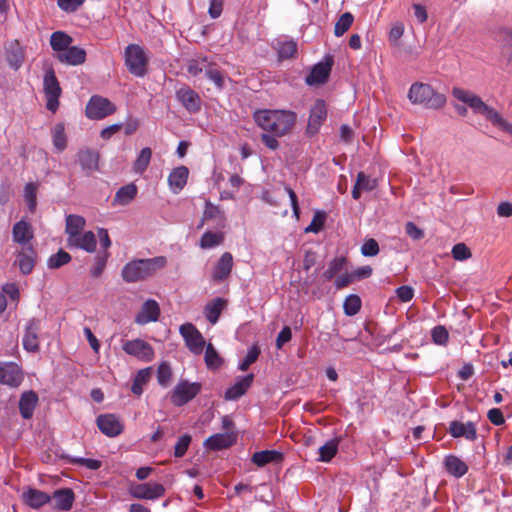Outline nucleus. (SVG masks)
Returning a JSON list of instances; mask_svg holds the SVG:
<instances>
[{
  "label": "nucleus",
  "instance_id": "1",
  "mask_svg": "<svg viewBox=\"0 0 512 512\" xmlns=\"http://www.w3.org/2000/svg\"><path fill=\"white\" fill-rule=\"evenodd\" d=\"M253 118L264 131L274 136H284L291 131L296 122V113L288 110H258Z\"/></svg>",
  "mask_w": 512,
  "mask_h": 512
},
{
  "label": "nucleus",
  "instance_id": "2",
  "mask_svg": "<svg viewBox=\"0 0 512 512\" xmlns=\"http://www.w3.org/2000/svg\"><path fill=\"white\" fill-rule=\"evenodd\" d=\"M452 94L457 100L467 104L475 113L483 115L494 126L512 135V123L505 120L494 108L485 104L478 95L462 88H454Z\"/></svg>",
  "mask_w": 512,
  "mask_h": 512
},
{
  "label": "nucleus",
  "instance_id": "3",
  "mask_svg": "<svg viewBox=\"0 0 512 512\" xmlns=\"http://www.w3.org/2000/svg\"><path fill=\"white\" fill-rule=\"evenodd\" d=\"M167 265L165 256L146 259H135L124 265L121 276L127 283L146 280Z\"/></svg>",
  "mask_w": 512,
  "mask_h": 512
},
{
  "label": "nucleus",
  "instance_id": "4",
  "mask_svg": "<svg viewBox=\"0 0 512 512\" xmlns=\"http://www.w3.org/2000/svg\"><path fill=\"white\" fill-rule=\"evenodd\" d=\"M408 99L412 104L421 105L427 109H440L446 104V96L437 92L431 85L416 82L410 86Z\"/></svg>",
  "mask_w": 512,
  "mask_h": 512
},
{
  "label": "nucleus",
  "instance_id": "5",
  "mask_svg": "<svg viewBox=\"0 0 512 512\" xmlns=\"http://www.w3.org/2000/svg\"><path fill=\"white\" fill-rule=\"evenodd\" d=\"M125 65L128 71L137 77L147 73L148 57L144 49L137 44H130L125 48Z\"/></svg>",
  "mask_w": 512,
  "mask_h": 512
},
{
  "label": "nucleus",
  "instance_id": "6",
  "mask_svg": "<svg viewBox=\"0 0 512 512\" xmlns=\"http://www.w3.org/2000/svg\"><path fill=\"white\" fill-rule=\"evenodd\" d=\"M202 390L199 382H189L180 380L170 395L171 403L176 407H181L193 400Z\"/></svg>",
  "mask_w": 512,
  "mask_h": 512
},
{
  "label": "nucleus",
  "instance_id": "7",
  "mask_svg": "<svg viewBox=\"0 0 512 512\" xmlns=\"http://www.w3.org/2000/svg\"><path fill=\"white\" fill-rule=\"evenodd\" d=\"M43 90L46 98V108L55 113L59 107V98L61 96L62 89L53 68H49L45 72Z\"/></svg>",
  "mask_w": 512,
  "mask_h": 512
},
{
  "label": "nucleus",
  "instance_id": "8",
  "mask_svg": "<svg viewBox=\"0 0 512 512\" xmlns=\"http://www.w3.org/2000/svg\"><path fill=\"white\" fill-rule=\"evenodd\" d=\"M115 110L116 107L110 100L94 95L86 105L85 114L89 119L100 120L113 114Z\"/></svg>",
  "mask_w": 512,
  "mask_h": 512
},
{
  "label": "nucleus",
  "instance_id": "9",
  "mask_svg": "<svg viewBox=\"0 0 512 512\" xmlns=\"http://www.w3.org/2000/svg\"><path fill=\"white\" fill-rule=\"evenodd\" d=\"M179 332L190 352L200 355L205 347V339L201 332L192 323L182 324Z\"/></svg>",
  "mask_w": 512,
  "mask_h": 512
},
{
  "label": "nucleus",
  "instance_id": "10",
  "mask_svg": "<svg viewBox=\"0 0 512 512\" xmlns=\"http://www.w3.org/2000/svg\"><path fill=\"white\" fill-rule=\"evenodd\" d=\"M122 349L128 355L143 362H150L155 356L153 347L148 342L139 338L125 341L122 344Z\"/></svg>",
  "mask_w": 512,
  "mask_h": 512
},
{
  "label": "nucleus",
  "instance_id": "11",
  "mask_svg": "<svg viewBox=\"0 0 512 512\" xmlns=\"http://www.w3.org/2000/svg\"><path fill=\"white\" fill-rule=\"evenodd\" d=\"M165 487L156 482H147L132 485L129 493L133 498L144 500H156L165 495Z\"/></svg>",
  "mask_w": 512,
  "mask_h": 512
},
{
  "label": "nucleus",
  "instance_id": "12",
  "mask_svg": "<svg viewBox=\"0 0 512 512\" xmlns=\"http://www.w3.org/2000/svg\"><path fill=\"white\" fill-rule=\"evenodd\" d=\"M327 118L326 103L322 99H317L310 109L306 131L309 135L318 133L320 127Z\"/></svg>",
  "mask_w": 512,
  "mask_h": 512
},
{
  "label": "nucleus",
  "instance_id": "13",
  "mask_svg": "<svg viewBox=\"0 0 512 512\" xmlns=\"http://www.w3.org/2000/svg\"><path fill=\"white\" fill-rule=\"evenodd\" d=\"M24 379L21 367L14 362L0 363V383L10 387H18Z\"/></svg>",
  "mask_w": 512,
  "mask_h": 512
},
{
  "label": "nucleus",
  "instance_id": "14",
  "mask_svg": "<svg viewBox=\"0 0 512 512\" xmlns=\"http://www.w3.org/2000/svg\"><path fill=\"white\" fill-rule=\"evenodd\" d=\"M333 62L331 56H326L324 61L314 65L310 74L305 79L306 83L311 86L326 83L331 73Z\"/></svg>",
  "mask_w": 512,
  "mask_h": 512
},
{
  "label": "nucleus",
  "instance_id": "15",
  "mask_svg": "<svg viewBox=\"0 0 512 512\" xmlns=\"http://www.w3.org/2000/svg\"><path fill=\"white\" fill-rule=\"evenodd\" d=\"M15 264L18 265L20 271L24 275H29L37 261V251L33 245L23 246L16 251Z\"/></svg>",
  "mask_w": 512,
  "mask_h": 512
},
{
  "label": "nucleus",
  "instance_id": "16",
  "mask_svg": "<svg viewBox=\"0 0 512 512\" xmlns=\"http://www.w3.org/2000/svg\"><path fill=\"white\" fill-rule=\"evenodd\" d=\"M99 430L108 437H116L123 431V424L114 414H102L97 417Z\"/></svg>",
  "mask_w": 512,
  "mask_h": 512
},
{
  "label": "nucleus",
  "instance_id": "17",
  "mask_svg": "<svg viewBox=\"0 0 512 512\" xmlns=\"http://www.w3.org/2000/svg\"><path fill=\"white\" fill-rule=\"evenodd\" d=\"M77 159L82 170L87 175H91L99 169L100 154L96 150L82 148L77 153Z\"/></svg>",
  "mask_w": 512,
  "mask_h": 512
},
{
  "label": "nucleus",
  "instance_id": "18",
  "mask_svg": "<svg viewBox=\"0 0 512 512\" xmlns=\"http://www.w3.org/2000/svg\"><path fill=\"white\" fill-rule=\"evenodd\" d=\"M34 238V231L32 225L22 219L16 222L12 228V239L15 243L23 246L32 245L30 242Z\"/></svg>",
  "mask_w": 512,
  "mask_h": 512
},
{
  "label": "nucleus",
  "instance_id": "19",
  "mask_svg": "<svg viewBox=\"0 0 512 512\" xmlns=\"http://www.w3.org/2000/svg\"><path fill=\"white\" fill-rule=\"evenodd\" d=\"M448 432L453 438L463 437L469 441H474L477 438L476 426L471 421L466 423L457 420L452 421L450 422Z\"/></svg>",
  "mask_w": 512,
  "mask_h": 512
},
{
  "label": "nucleus",
  "instance_id": "20",
  "mask_svg": "<svg viewBox=\"0 0 512 512\" xmlns=\"http://www.w3.org/2000/svg\"><path fill=\"white\" fill-rule=\"evenodd\" d=\"M159 316V304L153 299H148L143 303L140 311L136 315L135 322L140 325H145L149 322L157 321Z\"/></svg>",
  "mask_w": 512,
  "mask_h": 512
},
{
  "label": "nucleus",
  "instance_id": "21",
  "mask_svg": "<svg viewBox=\"0 0 512 512\" xmlns=\"http://www.w3.org/2000/svg\"><path fill=\"white\" fill-rule=\"evenodd\" d=\"M40 330L39 321L31 319L25 329L22 339L23 348L28 352H37L39 350L38 332Z\"/></svg>",
  "mask_w": 512,
  "mask_h": 512
},
{
  "label": "nucleus",
  "instance_id": "22",
  "mask_svg": "<svg viewBox=\"0 0 512 512\" xmlns=\"http://www.w3.org/2000/svg\"><path fill=\"white\" fill-rule=\"evenodd\" d=\"M5 56L9 66L18 70L24 62V50L18 40H12L5 45Z\"/></svg>",
  "mask_w": 512,
  "mask_h": 512
},
{
  "label": "nucleus",
  "instance_id": "23",
  "mask_svg": "<svg viewBox=\"0 0 512 512\" xmlns=\"http://www.w3.org/2000/svg\"><path fill=\"white\" fill-rule=\"evenodd\" d=\"M56 58L61 63L77 66L86 61V51L78 46H69L61 54H57Z\"/></svg>",
  "mask_w": 512,
  "mask_h": 512
},
{
  "label": "nucleus",
  "instance_id": "24",
  "mask_svg": "<svg viewBox=\"0 0 512 512\" xmlns=\"http://www.w3.org/2000/svg\"><path fill=\"white\" fill-rule=\"evenodd\" d=\"M177 98L189 112L195 113L201 108V99L199 95L189 87L178 90Z\"/></svg>",
  "mask_w": 512,
  "mask_h": 512
},
{
  "label": "nucleus",
  "instance_id": "25",
  "mask_svg": "<svg viewBox=\"0 0 512 512\" xmlns=\"http://www.w3.org/2000/svg\"><path fill=\"white\" fill-rule=\"evenodd\" d=\"M67 242L69 247L80 248L88 253H93L97 245L95 234L92 231H86L75 238H67Z\"/></svg>",
  "mask_w": 512,
  "mask_h": 512
},
{
  "label": "nucleus",
  "instance_id": "26",
  "mask_svg": "<svg viewBox=\"0 0 512 512\" xmlns=\"http://www.w3.org/2000/svg\"><path fill=\"white\" fill-rule=\"evenodd\" d=\"M254 380L253 374H248L234 383L225 392L226 400H237L243 396L251 387Z\"/></svg>",
  "mask_w": 512,
  "mask_h": 512
},
{
  "label": "nucleus",
  "instance_id": "27",
  "mask_svg": "<svg viewBox=\"0 0 512 512\" xmlns=\"http://www.w3.org/2000/svg\"><path fill=\"white\" fill-rule=\"evenodd\" d=\"M24 502L33 509H39L51 501V496L35 488H29L22 494Z\"/></svg>",
  "mask_w": 512,
  "mask_h": 512
},
{
  "label": "nucleus",
  "instance_id": "28",
  "mask_svg": "<svg viewBox=\"0 0 512 512\" xmlns=\"http://www.w3.org/2000/svg\"><path fill=\"white\" fill-rule=\"evenodd\" d=\"M233 267V257L231 253L225 252L221 255L218 260L213 273L212 278L214 281L221 282L225 280L231 273Z\"/></svg>",
  "mask_w": 512,
  "mask_h": 512
},
{
  "label": "nucleus",
  "instance_id": "29",
  "mask_svg": "<svg viewBox=\"0 0 512 512\" xmlns=\"http://www.w3.org/2000/svg\"><path fill=\"white\" fill-rule=\"evenodd\" d=\"M52 498L54 499L53 507L56 510L68 511L73 506L75 494L70 488H62L54 491Z\"/></svg>",
  "mask_w": 512,
  "mask_h": 512
},
{
  "label": "nucleus",
  "instance_id": "30",
  "mask_svg": "<svg viewBox=\"0 0 512 512\" xmlns=\"http://www.w3.org/2000/svg\"><path fill=\"white\" fill-rule=\"evenodd\" d=\"M189 170L185 166L174 168L168 176L169 187L173 193H179L187 183Z\"/></svg>",
  "mask_w": 512,
  "mask_h": 512
},
{
  "label": "nucleus",
  "instance_id": "31",
  "mask_svg": "<svg viewBox=\"0 0 512 512\" xmlns=\"http://www.w3.org/2000/svg\"><path fill=\"white\" fill-rule=\"evenodd\" d=\"M38 403V395L30 390L24 392L19 400V411L24 419H30Z\"/></svg>",
  "mask_w": 512,
  "mask_h": 512
},
{
  "label": "nucleus",
  "instance_id": "32",
  "mask_svg": "<svg viewBox=\"0 0 512 512\" xmlns=\"http://www.w3.org/2000/svg\"><path fill=\"white\" fill-rule=\"evenodd\" d=\"M444 467L450 475L456 478H460L468 472L467 464L452 454L445 457Z\"/></svg>",
  "mask_w": 512,
  "mask_h": 512
},
{
  "label": "nucleus",
  "instance_id": "33",
  "mask_svg": "<svg viewBox=\"0 0 512 512\" xmlns=\"http://www.w3.org/2000/svg\"><path fill=\"white\" fill-rule=\"evenodd\" d=\"M235 438L230 434H214L207 438L204 446L210 450L218 451L233 445Z\"/></svg>",
  "mask_w": 512,
  "mask_h": 512
},
{
  "label": "nucleus",
  "instance_id": "34",
  "mask_svg": "<svg viewBox=\"0 0 512 512\" xmlns=\"http://www.w3.org/2000/svg\"><path fill=\"white\" fill-rule=\"evenodd\" d=\"M283 458L282 453L275 450H263L255 452L252 456V462L258 467H264L270 463H276Z\"/></svg>",
  "mask_w": 512,
  "mask_h": 512
},
{
  "label": "nucleus",
  "instance_id": "35",
  "mask_svg": "<svg viewBox=\"0 0 512 512\" xmlns=\"http://www.w3.org/2000/svg\"><path fill=\"white\" fill-rule=\"evenodd\" d=\"M225 305L226 300L220 297L215 298L213 301L207 303L204 308V314L206 319L211 324H216Z\"/></svg>",
  "mask_w": 512,
  "mask_h": 512
},
{
  "label": "nucleus",
  "instance_id": "36",
  "mask_svg": "<svg viewBox=\"0 0 512 512\" xmlns=\"http://www.w3.org/2000/svg\"><path fill=\"white\" fill-rule=\"evenodd\" d=\"M137 186L133 183L121 187L115 194L113 204L128 205L137 195Z\"/></svg>",
  "mask_w": 512,
  "mask_h": 512
},
{
  "label": "nucleus",
  "instance_id": "37",
  "mask_svg": "<svg viewBox=\"0 0 512 512\" xmlns=\"http://www.w3.org/2000/svg\"><path fill=\"white\" fill-rule=\"evenodd\" d=\"M86 221L84 217L80 215L70 214L66 217V227L65 232L68 235V238H75L77 235L81 234Z\"/></svg>",
  "mask_w": 512,
  "mask_h": 512
},
{
  "label": "nucleus",
  "instance_id": "38",
  "mask_svg": "<svg viewBox=\"0 0 512 512\" xmlns=\"http://www.w3.org/2000/svg\"><path fill=\"white\" fill-rule=\"evenodd\" d=\"M72 41V37L62 31L53 32L50 36L51 48L56 51L57 54H61V52L65 51Z\"/></svg>",
  "mask_w": 512,
  "mask_h": 512
},
{
  "label": "nucleus",
  "instance_id": "39",
  "mask_svg": "<svg viewBox=\"0 0 512 512\" xmlns=\"http://www.w3.org/2000/svg\"><path fill=\"white\" fill-rule=\"evenodd\" d=\"M152 368H144L137 372L133 379L131 391L133 394L140 396L143 393V387L148 383L151 377Z\"/></svg>",
  "mask_w": 512,
  "mask_h": 512
},
{
  "label": "nucleus",
  "instance_id": "40",
  "mask_svg": "<svg viewBox=\"0 0 512 512\" xmlns=\"http://www.w3.org/2000/svg\"><path fill=\"white\" fill-rule=\"evenodd\" d=\"M52 143L58 152H62L67 147V137L65 134V125L60 122L55 124L52 129Z\"/></svg>",
  "mask_w": 512,
  "mask_h": 512
},
{
  "label": "nucleus",
  "instance_id": "41",
  "mask_svg": "<svg viewBox=\"0 0 512 512\" xmlns=\"http://www.w3.org/2000/svg\"><path fill=\"white\" fill-rule=\"evenodd\" d=\"M340 443L339 438H333L327 441L324 445L319 447V461L329 462L337 453Z\"/></svg>",
  "mask_w": 512,
  "mask_h": 512
},
{
  "label": "nucleus",
  "instance_id": "42",
  "mask_svg": "<svg viewBox=\"0 0 512 512\" xmlns=\"http://www.w3.org/2000/svg\"><path fill=\"white\" fill-rule=\"evenodd\" d=\"M224 241V233L222 232H205L199 242L202 249H210L219 246Z\"/></svg>",
  "mask_w": 512,
  "mask_h": 512
},
{
  "label": "nucleus",
  "instance_id": "43",
  "mask_svg": "<svg viewBox=\"0 0 512 512\" xmlns=\"http://www.w3.org/2000/svg\"><path fill=\"white\" fill-rule=\"evenodd\" d=\"M38 188L39 184L36 182H29L24 187V199L31 213H34L37 207Z\"/></svg>",
  "mask_w": 512,
  "mask_h": 512
},
{
  "label": "nucleus",
  "instance_id": "44",
  "mask_svg": "<svg viewBox=\"0 0 512 512\" xmlns=\"http://www.w3.org/2000/svg\"><path fill=\"white\" fill-rule=\"evenodd\" d=\"M152 157V150L149 147L143 148L133 164V170L142 174L149 166Z\"/></svg>",
  "mask_w": 512,
  "mask_h": 512
},
{
  "label": "nucleus",
  "instance_id": "45",
  "mask_svg": "<svg viewBox=\"0 0 512 512\" xmlns=\"http://www.w3.org/2000/svg\"><path fill=\"white\" fill-rule=\"evenodd\" d=\"M205 75L216 85L217 88L222 89L224 87L225 81L223 73L215 62L210 61L205 71Z\"/></svg>",
  "mask_w": 512,
  "mask_h": 512
},
{
  "label": "nucleus",
  "instance_id": "46",
  "mask_svg": "<svg viewBox=\"0 0 512 512\" xmlns=\"http://www.w3.org/2000/svg\"><path fill=\"white\" fill-rule=\"evenodd\" d=\"M204 360L209 369H218L223 363L222 358L211 343L206 345Z\"/></svg>",
  "mask_w": 512,
  "mask_h": 512
},
{
  "label": "nucleus",
  "instance_id": "47",
  "mask_svg": "<svg viewBox=\"0 0 512 512\" xmlns=\"http://www.w3.org/2000/svg\"><path fill=\"white\" fill-rule=\"evenodd\" d=\"M345 263L346 259L344 257H336L332 259L328 264V268L323 272V278L326 281L332 280L340 271L343 270Z\"/></svg>",
  "mask_w": 512,
  "mask_h": 512
},
{
  "label": "nucleus",
  "instance_id": "48",
  "mask_svg": "<svg viewBox=\"0 0 512 512\" xmlns=\"http://www.w3.org/2000/svg\"><path fill=\"white\" fill-rule=\"evenodd\" d=\"M361 306V298L356 294H350L344 300L343 310L347 316H354L360 311Z\"/></svg>",
  "mask_w": 512,
  "mask_h": 512
},
{
  "label": "nucleus",
  "instance_id": "49",
  "mask_svg": "<svg viewBox=\"0 0 512 512\" xmlns=\"http://www.w3.org/2000/svg\"><path fill=\"white\" fill-rule=\"evenodd\" d=\"M209 63H210V60L206 56L196 57L194 59H191L188 62L187 71L189 74H191L193 76H198L202 72L206 71Z\"/></svg>",
  "mask_w": 512,
  "mask_h": 512
},
{
  "label": "nucleus",
  "instance_id": "50",
  "mask_svg": "<svg viewBox=\"0 0 512 512\" xmlns=\"http://www.w3.org/2000/svg\"><path fill=\"white\" fill-rule=\"evenodd\" d=\"M71 261V255L60 249L56 254L51 255L47 260L50 269H58Z\"/></svg>",
  "mask_w": 512,
  "mask_h": 512
},
{
  "label": "nucleus",
  "instance_id": "51",
  "mask_svg": "<svg viewBox=\"0 0 512 512\" xmlns=\"http://www.w3.org/2000/svg\"><path fill=\"white\" fill-rule=\"evenodd\" d=\"M353 21L354 17L350 12L343 13L335 23L334 34L337 37L342 36L345 32L349 30V28L353 24Z\"/></svg>",
  "mask_w": 512,
  "mask_h": 512
},
{
  "label": "nucleus",
  "instance_id": "52",
  "mask_svg": "<svg viewBox=\"0 0 512 512\" xmlns=\"http://www.w3.org/2000/svg\"><path fill=\"white\" fill-rule=\"evenodd\" d=\"M209 219H216L221 223L225 221L224 214L220 210L219 206H216L212 204L210 201H207L205 204L202 222Z\"/></svg>",
  "mask_w": 512,
  "mask_h": 512
},
{
  "label": "nucleus",
  "instance_id": "53",
  "mask_svg": "<svg viewBox=\"0 0 512 512\" xmlns=\"http://www.w3.org/2000/svg\"><path fill=\"white\" fill-rule=\"evenodd\" d=\"M68 463L73 465L85 466L90 470H98L102 466V462L96 459L82 457H67Z\"/></svg>",
  "mask_w": 512,
  "mask_h": 512
},
{
  "label": "nucleus",
  "instance_id": "54",
  "mask_svg": "<svg viewBox=\"0 0 512 512\" xmlns=\"http://www.w3.org/2000/svg\"><path fill=\"white\" fill-rule=\"evenodd\" d=\"M171 377L172 371L170 365L166 362L161 363L157 369L158 383L163 387H167L168 384L170 383Z\"/></svg>",
  "mask_w": 512,
  "mask_h": 512
},
{
  "label": "nucleus",
  "instance_id": "55",
  "mask_svg": "<svg viewBox=\"0 0 512 512\" xmlns=\"http://www.w3.org/2000/svg\"><path fill=\"white\" fill-rule=\"evenodd\" d=\"M326 221V213L323 211H317L309 226L305 229V232L318 233L322 230Z\"/></svg>",
  "mask_w": 512,
  "mask_h": 512
},
{
  "label": "nucleus",
  "instance_id": "56",
  "mask_svg": "<svg viewBox=\"0 0 512 512\" xmlns=\"http://www.w3.org/2000/svg\"><path fill=\"white\" fill-rule=\"evenodd\" d=\"M191 440L192 438L189 434H184L181 437H179L174 447V456L176 458H181L186 454L190 446Z\"/></svg>",
  "mask_w": 512,
  "mask_h": 512
},
{
  "label": "nucleus",
  "instance_id": "57",
  "mask_svg": "<svg viewBox=\"0 0 512 512\" xmlns=\"http://www.w3.org/2000/svg\"><path fill=\"white\" fill-rule=\"evenodd\" d=\"M260 355V349L257 345H253L249 348L247 355L243 359V361L239 364V369L241 371H246L250 365H252L258 359Z\"/></svg>",
  "mask_w": 512,
  "mask_h": 512
},
{
  "label": "nucleus",
  "instance_id": "58",
  "mask_svg": "<svg viewBox=\"0 0 512 512\" xmlns=\"http://www.w3.org/2000/svg\"><path fill=\"white\" fill-rule=\"evenodd\" d=\"M356 183L363 191H372L377 187V180L362 171L357 174Z\"/></svg>",
  "mask_w": 512,
  "mask_h": 512
},
{
  "label": "nucleus",
  "instance_id": "59",
  "mask_svg": "<svg viewBox=\"0 0 512 512\" xmlns=\"http://www.w3.org/2000/svg\"><path fill=\"white\" fill-rule=\"evenodd\" d=\"M451 254L452 257L457 261H464L472 256L470 249L465 243L455 244L452 248Z\"/></svg>",
  "mask_w": 512,
  "mask_h": 512
},
{
  "label": "nucleus",
  "instance_id": "60",
  "mask_svg": "<svg viewBox=\"0 0 512 512\" xmlns=\"http://www.w3.org/2000/svg\"><path fill=\"white\" fill-rule=\"evenodd\" d=\"M108 256H109V254L107 252L96 256L95 264L90 270V274L92 277L98 278L101 276V274L103 273V271L105 269Z\"/></svg>",
  "mask_w": 512,
  "mask_h": 512
},
{
  "label": "nucleus",
  "instance_id": "61",
  "mask_svg": "<svg viewBox=\"0 0 512 512\" xmlns=\"http://www.w3.org/2000/svg\"><path fill=\"white\" fill-rule=\"evenodd\" d=\"M379 250L380 249H379L378 242L373 238H369V239L365 240V242L363 243V245L361 247V253L363 256H366V257L376 256L379 253Z\"/></svg>",
  "mask_w": 512,
  "mask_h": 512
},
{
  "label": "nucleus",
  "instance_id": "62",
  "mask_svg": "<svg viewBox=\"0 0 512 512\" xmlns=\"http://www.w3.org/2000/svg\"><path fill=\"white\" fill-rule=\"evenodd\" d=\"M297 52V44L293 41H286L279 47V57L282 59L292 58Z\"/></svg>",
  "mask_w": 512,
  "mask_h": 512
},
{
  "label": "nucleus",
  "instance_id": "63",
  "mask_svg": "<svg viewBox=\"0 0 512 512\" xmlns=\"http://www.w3.org/2000/svg\"><path fill=\"white\" fill-rule=\"evenodd\" d=\"M432 339L436 344L445 345L448 342L449 334L444 326L438 325L432 329Z\"/></svg>",
  "mask_w": 512,
  "mask_h": 512
},
{
  "label": "nucleus",
  "instance_id": "64",
  "mask_svg": "<svg viewBox=\"0 0 512 512\" xmlns=\"http://www.w3.org/2000/svg\"><path fill=\"white\" fill-rule=\"evenodd\" d=\"M85 0H57V4L65 12H75Z\"/></svg>",
  "mask_w": 512,
  "mask_h": 512
}]
</instances>
